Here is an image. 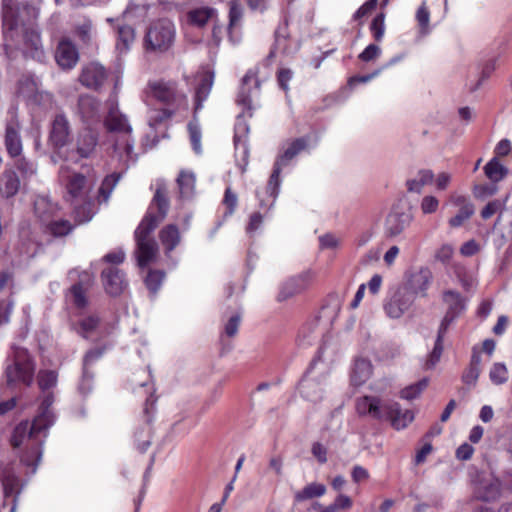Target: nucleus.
I'll use <instances>...</instances> for the list:
<instances>
[{
  "label": "nucleus",
  "instance_id": "obj_7",
  "mask_svg": "<svg viewBox=\"0 0 512 512\" xmlns=\"http://www.w3.org/2000/svg\"><path fill=\"white\" fill-rule=\"evenodd\" d=\"M308 145V140L306 138H298L293 140L283 151V153L277 158L273 172L268 181V185L266 187L267 193L273 198V201L270 206L273 205L280 187V173L283 167L287 166L289 162L297 156L301 151L306 149Z\"/></svg>",
  "mask_w": 512,
  "mask_h": 512
},
{
  "label": "nucleus",
  "instance_id": "obj_48",
  "mask_svg": "<svg viewBox=\"0 0 512 512\" xmlns=\"http://www.w3.org/2000/svg\"><path fill=\"white\" fill-rule=\"evenodd\" d=\"M370 31L375 41H382L385 34V14H378L371 22Z\"/></svg>",
  "mask_w": 512,
  "mask_h": 512
},
{
  "label": "nucleus",
  "instance_id": "obj_11",
  "mask_svg": "<svg viewBox=\"0 0 512 512\" xmlns=\"http://www.w3.org/2000/svg\"><path fill=\"white\" fill-rule=\"evenodd\" d=\"M148 91L158 101L179 108L187 105V96L175 82L153 81L148 83Z\"/></svg>",
  "mask_w": 512,
  "mask_h": 512
},
{
  "label": "nucleus",
  "instance_id": "obj_27",
  "mask_svg": "<svg viewBox=\"0 0 512 512\" xmlns=\"http://www.w3.org/2000/svg\"><path fill=\"white\" fill-rule=\"evenodd\" d=\"M432 280V274L429 269L422 268L414 273L403 287H409L413 292V297L416 299L417 295L425 296L428 287Z\"/></svg>",
  "mask_w": 512,
  "mask_h": 512
},
{
  "label": "nucleus",
  "instance_id": "obj_17",
  "mask_svg": "<svg viewBox=\"0 0 512 512\" xmlns=\"http://www.w3.org/2000/svg\"><path fill=\"white\" fill-rule=\"evenodd\" d=\"M4 144L8 155L16 158L22 155L23 145L20 136V125L14 112L6 124Z\"/></svg>",
  "mask_w": 512,
  "mask_h": 512
},
{
  "label": "nucleus",
  "instance_id": "obj_12",
  "mask_svg": "<svg viewBox=\"0 0 512 512\" xmlns=\"http://www.w3.org/2000/svg\"><path fill=\"white\" fill-rule=\"evenodd\" d=\"M313 364L299 383V391L306 400L318 402L323 396L328 385V373L316 374Z\"/></svg>",
  "mask_w": 512,
  "mask_h": 512
},
{
  "label": "nucleus",
  "instance_id": "obj_4",
  "mask_svg": "<svg viewBox=\"0 0 512 512\" xmlns=\"http://www.w3.org/2000/svg\"><path fill=\"white\" fill-rule=\"evenodd\" d=\"M176 29L172 21L160 19L152 23L144 38V49L147 52L162 54L174 44Z\"/></svg>",
  "mask_w": 512,
  "mask_h": 512
},
{
  "label": "nucleus",
  "instance_id": "obj_2",
  "mask_svg": "<svg viewBox=\"0 0 512 512\" xmlns=\"http://www.w3.org/2000/svg\"><path fill=\"white\" fill-rule=\"evenodd\" d=\"M169 210L167 189L164 185H158L149 210L135 230L137 249L135 251L140 267L153 263L158 256V245L151 237V233L162 222Z\"/></svg>",
  "mask_w": 512,
  "mask_h": 512
},
{
  "label": "nucleus",
  "instance_id": "obj_60",
  "mask_svg": "<svg viewBox=\"0 0 512 512\" xmlns=\"http://www.w3.org/2000/svg\"><path fill=\"white\" fill-rule=\"evenodd\" d=\"M442 352H443V342L436 340L434 348H433L432 352L430 353V355L428 356V359L425 363V367L427 369H431V368L435 367V365L439 362V360L441 358Z\"/></svg>",
  "mask_w": 512,
  "mask_h": 512
},
{
  "label": "nucleus",
  "instance_id": "obj_52",
  "mask_svg": "<svg viewBox=\"0 0 512 512\" xmlns=\"http://www.w3.org/2000/svg\"><path fill=\"white\" fill-rule=\"evenodd\" d=\"M164 277H165V274L162 271H159V270L149 271V273L145 279L147 288L152 293H156L159 290Z\"/></svg>",
  "mask_w": 512,
  "mask_h": 512
},
{
  "label": "nucleus",
  "instance_id": "obj_18",
  "mask_svg": "<svg viewBox=\"0 0 512 512\" xmlns=\"http://www.w3.org/2000/svg\"><path fill=\"white\" fill-rule=\"evenodd\" d=\"M93 277L90 273L84 271L80 275L77 283L71 286L67 299L78 309H83L88 305L87 292L92 286Z\"/></svg>",
  "mask_w": 512,
  "mask_h": 512
},
{
  "label": "nucleus",
  "instance_id": "obj_19",
  "mask_svg": "<svg viewBox=\"0 0 512 512\" xmlns=\"http://www.w3.org/2000/svg\"><path fill=\"white\" fill-rule=\"evenodd\" d=\"M384 420L390 421L392 427L396 430L406 428L413 420L414 413L411 410H402L397 402H385Z\"/></svg>",
  "mask_w": 512,
  "mask_h": 512
},
{
  "label": "nucleus",
  "instance_id": "obj_23",
  "mask_svg": "<svg viewBox=\"0 0 512 512\" xmlns=\"http://www.w3.org/2000/svg\"><path fill=\"white\" fill-rule=\"evenodd\" d=\"M107 79V71L105 68L96 62L85 65L79 77L82 85L89 89H99Z\"/></svg>",
  "mask_w": 512,
  "mask_h": 512
},
{
  "label": "nucleus",
  "instance_id": "obj_40",
  "mask_svg": "<svg viewBox=\"0 0 512 512\" xmlns=\"http://www.w3.org/2000/svg\"><path fill=\"white\" fill-rule=\"evenodd\" d=\"M326 487L320 483H310L305 486L301 491L296 492L295 499L298 502L311 499L314 497H321L325 494Z\"/></svg>",
  "mask_w": 512,
  "mask_h": 512
},
{
  "label": "nucleus",
  "instance_id": "obj_8",
  "mask_svg": "<svg viewBox=\"0 0 512 512\" xmlns=\"http://www.w3.org/2000/svg\"><path fill=\"white\" fill-rule=\"evenodd\" d=\"M34 207L35 213L53 236H65L72 231L73 226L68 220L55 218L56 204L42 197L35 201Z\"/></svg>",
  "mask_w": 512,
  "mask_h": 512
},
{
  "label": "nucleus",
  "instance_id": "obj_14",
  "mask_svg": "<svg viewBox=\"0 0 512 512\" xmlns=\"http://www.w3.org/2000/svg\"><path fill=\"white\" fill-rule=\"evenodd\" d=\"M71 125L68 117L59 113L53 118L50 126L48 141L55 149H61L70 141Z\"/></svg>",
  "mask_w": 512,
  "mask_h": 512
},
{
  "label": "nucleus",
  "instance_id": "obj_26",
  "mask_svg": "<svg viewBox=\"0 0 512 512\" xmlns=\"http://www.w3.org/2000/svg\"><path fill=\"white\" fill-rule=\"evenodd\" d=\"M55 59L63 69L73 68L79 59L75 45L69 39H62L56 49Z\"/></svg>",
  "mask_w": 512,
  "mask_h": 512
},
{
  "label": "nucleus",
  "instance_id": "obj_32",
  "mask_svg": "<svg viewBox=\"0 0 512 512\" xmlns=\"http://www.w3.org/2000/svg\"><path fill=\"white\" fill-rule=\"evenodd\" d=\"M159 238L167 254L170 253L181 240L180 232L175 224L166 225L159 232Z\"/></svg>",
  "mask_w": 512,
  "mask_h": 512
},
{
  "label": "nucleus",
  "instance_id": "obj_54",
  "mask_svg": "<svg viewBox=\"0 0 512 512\" xmlns=\"http://www.w3.org/2000/svg\"><path fill=\"white\" fill-rule=\"evenodd\" d=\"M188 130H189L190 140H191V144H192L193 150L197 154H200L202 152V148H201V132H200V129H199L197 123H195V122L189 123Z\"/></svg>",
  "mask_w": 512,
  "mask_h": 512
},
{
  "label": "nucleus",
  "instance_id": "obj_44",
  "mask_svg": "<svg viewBox=\"0 0 512 512\" xmlns=\"http://www.w3.org/2000/svg\"><path fill=\"white\" fill-rule=\"evenodd\" d=\"M78 203H81L80 205H77L75 203L74 207V216L75 220L81 224L86 223L90 221L94 215L93 207L90 202H87L86 199L84 201H78Z\"/></svg>",
  "mask_w": 512,
  "mask_h": 512
},
{
  "label": "nucleus",
  "instance_id": "obj_49",
  "mask_svg": "<svg viewBox=\"0 0 512 512\" xmlns=\"http://www.w3.org/2000/svg\"><path fill=\"white\" fill-rule=\"evenodd\" d=\"M491 381L500 385L507 381L508 379V370L503 363H495L489 373Z\"/></svg>",
  "mask_w": 512,
  "mask_h": 512
},
{
  "label": "nucleus",
  "instance_id": "obj_35",
  "mask_svg": "<svg viewBox=\"0 0 512 512\" xmlns=\"http://www.w3.org/2000/svg\"><path fill=\"white\" fill-rule=\"evenodd\" d=\"M434 174L431 170H420L414 178L407 181V189L409 192L421 193L424 186L432 183Z\"/></svg>",
  "mask_w": 512,
  "mask_h": 512
},
{
  "label": "nucleus",
  "instance_id": "obj_43",
  "mask_svg": "<svg viewBox=\"0 0 512 512\" xmlns=\"http://www.w3.org/2000/svg\"><path fill=\"white\" fill-rule=\"evenodd\" d=\"M248 126L245 124V123H238L237 124V127H236V134L234 136V143H235V148H236V151H239V150H242V154H243V167H242V172H245L246 171V166L248 164V160H247V157H248V148H247V144H246V140L243 139V141L241 140L240 136L238 135L240 131L243 132V136H245V134L248 132Z\"/></svg>",
  "mask_w": 512,
  "mask_h": 512
},
{
  "label": "nucleus",
  "instance_id": "obj_5",
  "mask_svg": "<svg viewBox=\"0 0 512 512\" xmlns=\"http://www.w3.org/2000/svg\"><path fill=\"white\" fill-rule=\"evenodd\" d=\"M105 126L107 130L121 135L119 139L115 140L114 151L119 153L121 157L122 153H125L127 160L134 162L136 155L133 154L134 141L131 139L132 128L126 116L121 114L117 109L111 108L105 118Z\"/></svg>",
  "mask_w": 512,
  "mask_h": 512
},
{
  "label": "nucleus",
  "instance_id": "obj_59",
  "mask_svg": "<svg viewBox=\"0 0 512 512\" xmlns=\"http://www.w3.org/2000/svg\"><path fill=\"white\" fill-rule=\"evenodd\" d=\"M136 441L138 442V449L145 452L150 445V429L148 426L143 427L135 433Z\"/></svg>",
  "mask_w": 512,
  "mask_h": 512
},
{
  "label": "nucleus",
  "instance_id": "obj_55",
  "mask_svg": "<svg viewBox=\"0 0 512 512\" xmlns=\"http://www.w3.org/2000/svg\"><path fill=\"white\" fill-rule=\"evenodd\" d=\"M439 208V200L432 195H426L422 198L420 209L423 214L435 213Z\"/></svg>",
  "mask_w": 512,
  "mask_h": 512
},
{
  "label": "nucleus",
  "instance_id": "obj_6",
  "mask_svg": "<svg viewBox=\"0 0 512 512\" xmlns=\"http://www.w3.org/2000/svg\"><path fill=\"white\" fill-rule=\"evenodd\" d=\"M35 363L28 351L16 347L13 351L12 363L7 365L5 377L7 385L22 383L31 385L34 379Z\"/></svg>",
  "mask_w": 512,
  "mask_h": 512
},
{
  "label": "nucleus",
  "instance_id": "obj_31",
  "mask_svg": "<svg viewBox=\"0 0 512 512\" xmlns=\"http://www.w3.org/2000/svg\"><path fill=\"white\" fill-rule=\"evenodd\" d=\"M99 324V316L97 314H90L80 318L73 328L81 337L88 339L96 333Z\"/></svg>",
  "mask_w": 512,
  "mask_h": 512
},
{
  "label": "nucleus",
  "instance_id": "obj_25",
  "mask_svg": "<svg viewBox=\"0 0 512 512\" xmlns=\"http://www.w3.org/2000/svg\"><path fill=\"white\" fill-rule=\"evenodd\" d=\"M103 284L107 293L120 295L127 287L123 272L116 267H109L102 272Z\"/></svg>",
  "mask_w": 512,
  "mask_h": 512
},
{
  "label": "nucleus",
  "instance_id": "obj_34",
  "mask_svg": "<svg viewBox=\"0 0 512 512\" xmlns=\"http://www.w3.org/2000/svg\"><path fill=\"white\" fill-rule=\"evenodd\" d=\"M215 16V9L210 7H199L192 9L187 13V21L191 25L202 27L208 21L213 20Z\"/></svg>",
  "mask_w": 512,
  "mask_h": 512
},
{
  "label": "nucleus",
  "instance_id": "obj_47",
  "mask_svg": "<svg viewBox=\"0 0 512 512\" xmlns=\"http://www.w3.org/2000/svg\"><path fill=\"white\" fill-rule=\"evenodd\" d=\"M428 386V379L423 378L419 382L405 387L400 392V397L406 400L417 398L422 391Z\"/></svg>",
  "mask_w": 512,
  "mask_h": 512
},
{
  "label": "nucleus",
  "instance_id": "obj_3",
  "mask_svg": "<svg viewBox=\"0 0 512 512\" xmlns=\"http://www.w3.org/2000/svg\"><path fill=\"white\" fill-rule=\"evenodd\" d=\"M4 37L6 41H14L19 33L22 37L23 51L26 56L34 59H41L44 55L40 32L34 24L22 25L18 27L8 14L3 18Z\"/></svg>",
  "mask_w": 512,
  "mask_h": 512
},
{
  "label": "nucleus",
  "instance_id": "obj_30",
  "mask_svg": "<svg viewBox=\"0 0 512 512\" xmlns=\"http://www.w3.org/2000/svg\"><path fill=\"white\" fill-rule=\"evenodd\" d=\"M372 375V365L371 362L364 358H359L355 360L351 371V382L355 386H361Z\"/></svg>",
  "mask_w": 512,
  "mask_h": 512
},
{
  "label": "nucleus",
  "instance_id": "obj_1",
  "mask_svg": "<svg viewBox=\"0 0 512 512\" xmlns=\"http://www.w3.org/2000/svg\"><path fill=\"white\" fill-rule=\"evenodd\" d=\"M57 384L55 371L43 370L38 373V385L43 392L38 414L32 422L22 421L13 430L11 444L14 448H22L19 455L23 466L30 469L28 473L34 474L42 458V445L46 437V430L54 423V414L51 405L54 402L50 389Z\"/></svg>",
  "mask_w": 512,
  "mask_h": 512
},
{
  "label": "nucleus",
  "instance_id": "obj_63",
  "mask_svg": "<svg viewBox=\"0 0 512 512\" xmlns=\"http://www.w3.org/2000/svg\"><path fill=\"white\" fill-rule=\"evenodd\" d=\"M241 316L239 314L233 315L229 318L224 327V332L228 337H234L239 329Z\"/></svg>",
  "mask_w": 512,
  "mask_h": 512
},
{
  "label": "nucleus",
  "instance_id": "obj_57",
  "mask_svg": "<svg viewBox=\"0 0 512 512\" xmlns=\"http://www.w3.org/2000/svg\"><path fill=\"white\" fill-rule=\"evenodd\" d=\"M103 355V350L100 348H95L89 350L83 360V367H84V381L88 380L87 378V368L89 369L90 366L99 360L101 356Z\"/></svg>",
  "mask_w": 512,
  "mask_h": 512
},
{
  "label": "nucleus",
  "instance_id": "obj_41",
  "mask_svg": "<svg viewBox=\"0 0 512 512\" xmlns=\"http://www.w3.org/2000/svg\"><path fill=\"white\" fill-rule=\"evenodd\" d=\"M14 159V168L21 174L23 181L30 179L36 174L37 167L34 162L26 159L22 155Z\"/></svg>",
  "mask_w": 512,
  "mask_h": 512
},
{
  "label": "nucleus",
  "instance_id": "obj_42",
  "mask_svg": "<svg viewBox=\"0 0 512 512\" xmlns=\"http://www.w3.org/2000/svg\"><path fill=\"white\" fill-rule=\"evenodd\" d=\"M243 18V8L242 6L237 3L236 0H232L230 4V10H229V26H228V32L230 39L233 40V34L234 31L238 26H240L241 21Z\"/></svg>",
  "mask_w": 512,
  "mask_h": 512
},
{
  "label": "nucleus",
  "instance_id": "obj_64",
  "mask_svg": "<svg viewBox=\"0 0 512 512\" xmlns=\"http://www.w3.org/2000/svg\"><path fill=\"white\" fill-rule=\"evenodd\" d=\"M263 223V215L259 212H254L250 215L248 225L246 227V232L252 235L256 232Z\"/></svg>",
  "mask_w": 512,
  "mask_h": 512
},
{
  "label": "nucleus",
  "instance_id": "obj_51",
  "mask_svg": "<svg viewBox=\"0 0 512 512\" xmlns=\"http://www.w3.org/2000/svg\"><path fill=\"white\" fill-rule=\"evenodd\" d=\"M119 177H120L119 175L112 174V175L107 176L103 180V182L99 188V194L103 198L104 201H107L109 199L113 189L115 188V186L118 183Z\"/></svg>",
  "mask_w": 512,
  "mask_h": 512
},
{
  "label": "nucleus",
  "instance_id": "obj_20",
  "mask_svg": "<svg viewBox=\"0 0 512 512\" xmlns=\"http://www.w3.org/2000/svg\"><path fill=\"white\" fill-rule=\"evenodd\" d=\"M76 114L84 124L90 125L100 120V102L85 94L78 98Z\"/></svg>",
  "mask_w": 512,
  "mask_h": 512
},
{
  "label": "nucleus",
  "instance_id": "obj_21",
  "mask_svg": "<svg viewBox=\"0 0 512 512\" xmlns=\"http://www.w3.org/2000/svg\"><path fill=\"white\" fill-rule=\"evenodd\" d=\"M385 403L376 396H363L356 400L355 408L359 416H368L372 419L384 420Z\"/></svg>",
  "mask_w": 512,
  "mask_h": 512
},
{
  "label": "nucleus",
  "instance_id": "obj_53",
  "mask_svg": "<svg viewBox=\"0 0 512 512\" xmlns=\"http://www.w3.org/2000/svg\"><path fill=\"white\" fill-rule=\"evenodd\" d=\"M223 204L226 207L224 217H230L235 212L238 204V197L229 187L225 190Z\"/></svg>",
  "mask_w": 512,
  "mask_h": 512
},
{
  "label": "nucleus",
  "instance_id": "obj_62",
  "mask_svg": "<svg viewBox=\"0 0 512 512\" xmlns=\"http://www.w3.org/2000/svg\"><path fill=\"white\" fill-rule=\"evenodd\" d=\"M501 221L505 222L506 235L512 238V206L499 214L494 226L496 227Z\"/></svg>",
  "mask_w": 512,
  "mask_h": 512
},
{
  "label": "nucleus",
  "instance_id": "obj_24",
  "mask_svg": "<svg viewBox=\"0 0 512 512\" xmlns=\"http://www.w3.org/2000/svg\"><path fill=\"white\" fill-rule=\"evenodd\" d=\"M98 144V134L90 127H85L77 134L75 151L81 158H89L93 155Z\"/></svg>",
  "mask_w": 512,
  "mask_h": 512
},
{
  "label": "nucleus",
  "instance_id": "obj_56",
  "mask_svg": "<svg viewBox=\"0 0 512 512\" xmlns=\"http://www.w3.org/2000/svg\"><path fill=\"white\" fill-rule=\"evenodd\" d=\"M498 188L495 184L477 185L473 189V194L477 199H486L495 195Z\"/></svg>",
  "mask_w": 512,
  "mask_h": 512
},
{
  "label": "nucleus",
  "instance_id": "obj_13",
  "mask_svg": "<svg viewBox=\"0 0 512 512\" xmlns=\"http://www.w3.org/2000/svg\"><path fill=\"white\" fill-rule=\"evenodd\" d=\"M413 216L398 207H394L387 214L384 220V236L389 239L400 237L404 231L411 225Z\"/></svg>",
  "mask_w": 512,
  "mask_h": 512
},
{
  "label": "nucleus",
  "instance_id": "obj_33",
  "mask_svg": "<svg viewBox=\"0 0 512 512\" xmlns=\"http://www.w3.org/2000/svg\"><path fill=\"white\" fill-rule=\"evenodd\" d=\"M213 85V74L206 72L202 75L201 81L196 88L195 93V113L202 107L203 102L208 98Z\"/></svg>",
  "mask_w": 512,
  "mask_h": 512
},
{
  "label": "nucleus",
  "instance_id": "obj_36",
  "mask_svg": "<svg viewBox=\"0 0 512 512\" xmlns=\"http://www.w3.org/2000/svg\"><path fill=\"white\" fill-rule=\"evenodd\" d=\"M195 175L190 171H181L178 178L177 184L181 197L189 198L194 194L195 190Z\"/></svg>",
  "mask_w": 512,
  "mask_h": 512
},
{
  "label": "nucleus",
  "instance_id": "obj_22",
  "mask_svg": "<svg viewBox=\"0 0 512 512\" xmlns=\"http://www.w3.org/2000/svg\"><path fill=\"white\" fill-rule=\"evenodd\" d=\"M0 480L3 485L4 496L9 497L15 495L10 512H16V502L20 494V482L13 465L7 464L0 466Z\"/></svg>",
  "mask_w": 512,
  "mask_h": 512
},
{
  "label": "nucleus",
  "instance_id": "obj_28",
  "mask_svg": "<svg viewBox=\"0 0 512 512\" xmlns=\"http://www.w3.org/2000/svg\"><path fill=\"white\" fill-rule=\"evenodd\" d=\"M442 299L447 307L445 315H450L456 319L465 310V299L457 291H444Z\"/></svg>",
  "mask_w": 512,
  "mask_h": 512
},
{
  "label": "nucleus",
  "instance_id": "obj_61",
  "mask_svg": "<svg viewBox=\"0 0 512 512\" xmlns=\"http://www.w3.org/2000/svg\"><path fill=\"white\" fill-rule=\"evenodd\" d=\"M454 254V248L450 244H443L435 253V258L443 264H448Z\"/></svg>",
  "mask_w": 512,
  "mask_h": 512
},
{
  "label": "nucleus",
  "instance_id": "obj_9",
  "mask_svg": "<svg viewBox=\"0 0 512 512\" xmlns=\"http://www.w3.org/2000/svg\"><path fill=\"white\" fill-rule=\"evenodd\" d=\"M59 181L65 189L64 198L72 204L84 201L91 188L84 175L71 172L66 165L60 167Z\"/></svg>",
  "mask_w": 512,
  "mask_h": 512
},
{
  "label": "nucleus",
  "instance_id": "obj_37",
  "mask_svg": "<svg viewBox=\"0 0 512 512\" xmlns=\"http://www.w3.org/2000/svg\"><path fill=\"white\" fill-rule=\"evenodd\" d=\"M475 497L483 501H491L498 497L500 485L498 481H489L476 487Z\"/></svg>",
  "mask_w": 512,
  "mask_h": 512
},
{
  "label": "nucleus",
  "instance_id": "obj_29",
  "mask_svg": "<svg viewBox=\"0 0 512 512\" xmlns=\"http://www.w3.org/2000/svg\"><path fill=\"white\" fill-rule=\"evenodd\" d=\"M20 189V180L13 169H5L0 179V195L4 198L15 196Z\"/></svg>",
  "mask_w": 512,
  "mask_h": 512
},
{
  "label": "nucleus",
  "instance_id": "obj_39",
  "mask_svg": "<svg viewBox=\"0 0 512 512\" xmlns=\"http://www.w3.org/2000/svg\"><path fill=\"white\" fill-rule=\"evenodd\" d=\"M118 39H117V49L121 52H126L129 50L130 45L133 43L135 39L134 29L128 25H122L118 27Z\"/></svg>",
  "mask_w": 512,
  "mask_h": 512
},
{
  "label": "nucleus",
  "instance_id": "obj_16",
  "mask_svg": "<svg viewBox=\"0 0 512 512\" xmlns=\"http://www.w3.org/2000/svg\"><path fill=\"white\" fill-rule=\"evenodd\" d=\"M260 93V81L253 70H249L242 79L237 102L244 108L250 110L254 99L258 98Z\"/></svg>",
  "mask_w": 512,
  "mask_h": 512
},
{
  "label": "nucleus",
  "instance_id": "obj_45",
  "mask_svg": "<svg viewBox=\"0 0 512 512\" xmlns=\"http://www.w3.org/2000/svg\"><path fill=\"white\" fill-rule=\"evenodd\" d=\"M416 20L419 25V32L422 36L430 32V12L424 1L416 12Z\"/></svg>",
  "mask_w": 512,
  "mask_h": 512
},
{
  "label": "nucleus",
  "instance_id": "obj_10",
  "mask_svg": "<svg viewBox=\"0 0 512 512\" xmlns=\"http://www.w3.org/2000/svg\"><path fill=\"white\" fill-rule=\"evenodd\" d=\"M414 301L411 289L400 285L389 292L383 308L389 318L399 319L410 310Z\"/></svg>",
  "mask_w": 512,
  "mask_h": 512
},
{
  "label": "nucleus",
  "instance_id": "obj_58",
  "mask_svg": "<svg viewBox=\"0 0 512 512\" xmlns=\"http://www.w3.org/2000/svg\"><path fill=\"white\" fill-rule=\"evenodd\" d=\"M381 54V48L376 44H369L358 56L363 62L376 60Z\"/></svg>",
  "mask_w": 512,
  "mask_h": 512
},
{
  "label": "nucleus",
  "instance_id": "obj_15",
  "mask_svg": "<svg viewBox=\"0 0 512 512\" xmlns=\"http://www.w3.org/2000/svg\"><path fill=\"white\" fill-rule=\"evenodd\" d=\"M314 274L311 271H305L297 276L291 277L280 286L278 301H286L303 291L312 283Z\"/></svg>",
  "mask_w": 512,
  "mask_h": 512
},
{
  "label": "nucleus",
  "instance_id": "obj_38",
  "mask_svg": "<svg viewBox=\"0 0 512 512\" xmlns=\"http://www.w3.org/2000/svg\"><path fill=\"white\" fill-rule=\"evenodd\" d=\"M484 172L491 181L499 182L507 175L508 169L494 157L484 166Z\"/></svg>",
  "mask_w": 512,
  "mask_h": 512
},
{
  "label": "nucleus",
  "instance_id": "obj_50",
  "mask_svg": "<svg viewBox=\"0 0 512 512\" xmlns=\"http://www.w3.org/2000/svg\"><path fill=\"white\" fill-rule=\"evenodd\" d=\"M474 214L473 205L462 206L458 213L449 220L451 227H460L466 220Z\"/></svg>",
  "mask_w": 512,
  "mask_h": 512
},
{
  "label": "nucleus",
  "instance_id": "obj_46",
  "mask_svg": "<svg viewBox=\"0 0 512 512\" xmlns=\"http://www.w3.org/2000/svg\"><path fill=\"white\" fill-rule=\"evenodd\" d=\"M509 196L507 195L503 199H495L487 203V205L482 209L481 211V217L483 219H489L496 213H502L504 212V208L506 206V203L508 201Z\"/></svg>",
  "mask_w": 512,
  "mask_h": 512
}]
</instances>
